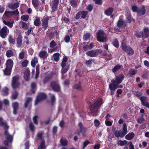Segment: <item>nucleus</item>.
<instances>
[{
    "label": "nucleus",
    "mask_w": 149,
    "mask_h": 149,
    "mask_svg": "<svg viewBox=\"0 0 149 149\" xmlns=\"http://www.w3.org/2000/svg\"><path fill=\"white\" fill-rule=\"evenodd\" d=\"M50 86L52 89L56 92L60 91L61 88L59 84L56 81H53L50 82Z\"/></svg>",
    "instance_id": "nucleus-8"
},
{
    "label": "nucleus",
    "mask_w": 149,
    "mask_h": 149,
    "mask_svg": "<svg viewBox=\"0 0 149 149\" xmlns=\"http://www.w3.org/2000/svg\"><path fill=\"white\" fill-rule=\"evenodd\" d=\"M51 17L47 16L46 17H44L42 19V28L45 30H46L48 27V21Z\"/></svg>",
    "instance_id": "nucleus-9"
},
{
    "label": "nucleus",
    "mask_w": 149,
    "mask_h": 149,
    "mask_svg": "<svg viewBox=\"0 0 149 149\" xmlns=\"http://www.w3.org/2000/svg\"><path fill=\"white\" fill-rule=\"evenodd\" d=\"M140 100L141 101V104L144 106L147 102V97L143 96L139 98Z\"/></svg>",
    "instance_id": "nucleus-33"
},
{
    "label": "nucleus",
    "mask_w": 149,
    "mask_h": 149,
    "mask_svg": "<svg viewBox=\"0 0 149 149\" xmlns=\"http://www.w3.org/2000/svg\"><path fill=\"white\" fill-rule=\"evenodd\" d=\"M70 4L71 6L74 7H76L77 6V4L75 0H71Z\"/></svg>",
    "instance_id": "nucleus-64"
},
{
    "label": "nucleus",
    "mask_w": 149,
    "mask_h": 149,
    "mask_svg": "<svg viewBox=\"0 0 149 149\" xmlns=\"http://www.w3.org/2000/svg\"><path fill=\"white\" fill-rule=\"evenodd\" d=\"M7 27L6 26H4L0 30V36L2 38H5L6 37L7 35Z\"/></svg>",
    "instance_id": "nucleus-14"
},
{
    "label": "nucleus",
    "mask_w": 149,
    "mask_h": 149,
    "mask_svg": "<svg viewBox=\"0 0 149 149\" xmlns=\"http://www.w3.org/2000/svg\"><path fill=\"white\" fill-rule=\"evenodd\" d=\"M96 38L97 40L100 42H106L108 40V38L104 36V35Z\"/></svg>",
    "instance_id": "nucleus-25"
},
{
    "label": "nucleus",
    "mask_w": 149,
    "mask_h": 149,
    "mask_svg": "<svg viewBox=\"0 0 149 149\" xmlns=\"http://www.w3.org/2000/svg\"><path fill=\"white\" fill-rule=\"evenodd\" d=\"M29 18V16L28 15H24L21 17V19L22 20L25 22L27 21Z\"/></svg>",
    "instance_id": "nucleus-49"
},
{
    "label": "nucleus",
    "mask_w": 149,
    "mask_h": 149,
    "mask_svg": "<svg viewBox=\"0 0 149 149\" xmlns=\"http://www.w3.org/2000/svg\"><path fill=\"white\" fill-rule=\"evenodd\" d=\"M6 55L8 57H10L13 55V53L12 50H8L6 52Z\"/></svg>",
    "instance_id": "nucleus-48"
},
{
    "label": "nucleus",
    "mask_w": 149,
    "mask_h": 149,
    "mask_svg": "<svg viewBox=\"0 0 149 149\" xmlns=\"http://www.w3.org/2000/svg\"><path fill=\"white\" fill-rule=\"evenodd\" d=\"M118 85L116 83H112L109 84V88L110 91V95H113L116 91V90L118 88Z\"/></svg>",
    "instance_id": "nucleus-10"
},
{
    "label": "nucleus",
    "mask_w": 149,
    "mask_h": 149,
    "mask_svg": "<svg viewBox=\"0 0 149 149\" xmlns=\"http://www.w3.org/2000/svg\"><path fill=\"white\" fill-rule=\"evenodd\" d=\"M94 61V60L93 59H90L86 61L85 62V64L88 67H91L92 62Z\"/></svg>",
    "instance_id": "nucleus-43"
},
{
    "label": "nucleus",
    "mask_w": 149,
    "mask_h": 149,
    "mask_svg": "<svg viewBox=\"0 0 149 149\" xmlns=\"http://www.w3.org/2000/svg\"><path fill=\"white\" fill-rule=\"evenodd\" d=\"M60 54L59 53H56L53 54L54 60L56 62H58L59 60Z\"/></svg>",
    "instance_id": "nucleus-47"
},
{
    "label": "nucleus",
    "mask_w": 149,
    "mask_h": 149,
    "mask_svg": "<svg viewBox=\"0 0 149 149\" xmlns=\"http://www.w3.org/2000/svg\"><path fill=\"white\" fill-rule=\"evenodd\" d=\"M70 68L69 65H67L65 68H62L61 70V72L63 74H64L66 73L69 70Z\"/></svg>",
    "instance_id": "nucleus-51"
},
{
    "label": "nucleus",
    "mask_w": 149,
    "mask_h": 149,
    "mask_svg": "<svg viewBox=\"0 0 149 149\" xmlns=\"http://www.w3.org/2000/svg\"><path fill=\"white\" fill-rule=\"evenodd\" d=\"M134 94L139 99V98L141 97V96L142 95V93L139 92L138 91H135L134 92Z\"/></svg>",
    "instance_id": "nucleus-57"
},
{
    "label": "nucleus",
    "mask_w": 149,
    "mask_h": 149,
    "mask_svg": "<svg viewBox=\"0 0 149 149\" xmlns=\"http://www.w3.org/2000/svg\"><path fill=\"white\" fill-rule=\"evenodd\" d=\"M48 56V53L46 51L41 50L39 52V56L41 58L43 59L46 58Z\"/></svg>",
    "instance_id": "nucleus-18"
},
{
    "label": "nucleus",
    "mask_w": 149,
    "mask_h": 149,
    "mask_svg": "<svg viewBox=\"0 0 149 149\" xmlns=\"http://www.w3.org/2000/svg\"><path fill=\"white\" fill-rule=\"evenodd\" d=\"M0 126L3 127L4 129L5 130H8L9 128L6 123L4 122L3 120L1 117H0Z\"/></svg>",
    "instance_id": "nucleus-20"
},
{
    "label": "nucleus",
    "mask_w": 149,
    "mask_h": 149,
    "mask_svg": "<svg viewBox=\"0 0 149 149\" xmlns=\"http://www.w3.org/2000/svg\"><path fill=\"white\" fill-rule=\"evenodd\" d=\"M127 23L122 19H119L117 23V26L118 27L125 29L127 27Z\"/></svg>",
    "instance_id": "nucleus-11"
},
{
    "label": "nucleus",
    "mask_w": 149,
    "mask_h": 149,
    "mask_svg": "<svg viewBox=\"0 0 149 149\" xmlns=\"http://www.w3.org/2000/svg\"><path fill=\"white\" fill-rule=\"evenodd\" d=\"M146 10L145 7L143 5L141 9L139 8L137 13L139 15H144L145 14Z\"/></svg>",
    "instance_id": "nucleus-24"
},
{
    "label": "nucleus",
    "mask_w": 149,
    "mask_h": 149,
    "mask_svg": "<svg viewBox=\"0 0 149 149\" xmlns=\"http://www.w3.org/2000/svg\"><path fill=\"white\" fill-rule=\"evenodd\" d=\"M20 23L22 25V28L24 30H27L28 28V26L27 23L24 21H21Z\"/></svg>",
    "instance_id": "nucleus-39"
},
{
    "label": "nucleus",
    "mask_w": 149,
    "mask_h": 149,
    "mask_svg": "<svg viewBox=\"0 0 149 149\" xmlns=\"http://www.w3.org/2000/svg\"><path fill=\"white\" fill-rule=\"evenodd\" d=\"M59 0H53L52 1V11L54 12L57 10Z\"/></svg>",
    "instance_id": "nucleus-12"
},
{
    "label": "nucleus",
    "mask_w": 149,
    "mask_h": 149,
    "mask_svg": "<svg viewBox=\"0 0 149 149\" xmlns=\"http://www.w3.org/2000/svg\"><path fill=\"white\" fill-rule=\"evenodd\" d=\"M81 18L82 19H85L86 17L88 12L86 11H81Z\"/></svg>",
    "instance_id": "nucleus-52"
},
{
    "label": "nucleus",
    "mask_w": 149,
    "mask_h": 149,
    "mask_svg": "<svg viewBox=\"0 0 149 149\" xmlns=\"http://www.w3.org/2000/svg\"><path fill=\"white\" fill-rule=\"evenodd\" d=\"M113 11V8L112 7H109L105 11V13L107 16H109L112 15Z\"/></svg>",
    "instance_id": "nucleus-28"
},
{
    "label": "nucleus",
    "mask_w": 149,
    "mask_h": 149,
    "mask_svg": "<svg viewBox=\"0 0 149 149\" xmlns=\"http://www.w3.org/2000/svg\"><path fill=\"white\" fill-rule=\"evenodd\" d=\"M126 22L127 23H127H131L132 22V20L134 22H135V19L133 18L130 13H128L126 15Z\"/></svg>",
    "instance_id": "nucleus-21"
},
{
    "label": "nucleus",
    "mask_w": 149,
    "mask_h": 149,
    "mask_svg": "<svg viewBox=\"0 0 149 149\" xmlns=\"http://www.w3.org/2000/svg\"><path fill=\"white\" fill-rule=\"evenodd\" d=\"M143 37L148 38L149 37V29L148 28H145L143 31Z\"/></svg>",
    "instance_id": "nucleus-26"
},
{
    "label": "nucleus",
    "mask_w": 149,
    "mask_h": 149,
    "mask_svg": "<svg viewBox=\"0 0 149 149\" xmlns=\"http://www.w3.org/2000/svg\"><path fill=\"white\" fill-rule=\"evenodd\" d=\"M19 77L18 76H14L12 78V86L13 89H15L20 86V83L19 81Z\"/></svg>",
    "instance_id": "nucleus-6"
},
{
    "label": "nucleus",
    "mask_w": 149,
    "mask_h": 149,
    "mask_svg": "<svg viewBox=\"0 0 149 149\" xmlns=\"http://www.w3.org/2000/svg\"><path fill=\"white\" fill-rule=\"evenodd\" d=\"M90 143V141L88 140L84 141L83 144L82 148L84 149Z\"/></svg>",
    "instance_id": "nucleus-56"
},
{
    "label": "nucleus",
    "mask_w": 149,
    "mask_h": 149,
    "mask_svg": "<svg viewBox=\"0 0 149 149\" xmlns=\"http://www.w3.org/2000/svg\"><path fill=\"white\" fill-rule=\"evenodd\" d=\"M19 5V2H16L14 4L11 3L8 5V7L12 10H15L18 8Z\"/></svg>",
    "instance_id": "nucleus-27"
},
{
    "label": "nucleus",
    "mask_w": 149,
    "mask_h": 149,
    "mask_svg": "<svg viewBox=\"0 0 149 149\" xmlns=\"http://www.w3.org/2000/svg\"><path fill=\"white\" fill-rule=\"evenodd\" d=\"M12 69L6 67L4 71V73L5 75L9 76L10 75Z\"/></svg>",
    "instance_id": "nucleus-34"
},
{
    "label": "nucleus",
    "mask_w": 149,
    "mask_h": 149,
    "mask_svg": "<svg viewBox=\"0 0 149 149\" xmlns=\"http://www.w3.org/2000/svg\"><path fill=\"white\" fill-rule=\"evenodd\" d=\"M38 61L37 57L36 56L34 57L32 59L31 61V65L33 68L35 67L36 64L38 63Z\"/></svg>",
    "instance_id": "nucleus-30"
},
{
    "label": "nucleus",
    "mask_w": 149,
    "mask_h": 149,
    "mask_svg": "<svg viewBox=\"0 0 149 149\" xmlns=\"http://www.w3.org/2000/svg\"><path fill=\"white\" fill-rule=\"evenodd\" d=\"M47 95L46 94L43 93H39L36 97L35 100V105H36L40 102L47 98Z\"/></svg>",
    "instance_id": "nucleus-5"
},
{
    "label": "nucleus",
    "mask_w": 149,
    "mask_h": 149,
    "mask_svg": "<svg viewBox=\"0 0 149 149\" xmlns=\"http://www.w3.org/2000/svg\"><path fill=\"white\" fill-rule=\"evenodd\" d=\"M32 101V98L29 97L26 98L24 104V108L26 109L29 106L31 107V102Z\"/></svg>",
    "instance_id": "nucleus-13"
},
{
    "label": "nucleus",
    "mask_w": 149,
    "mask_h": 149,
    "mask_svg": "<svg viewBox=\"0 0 149 149\" xmlns=\"http://www.w3.org/2000/svg\"><path fill=\"white\" fill-rule=\"evenodd\" d=\"M34 24L37 26H40L41 24L40 18L39 17H36V19L33 22Z\"/></svg>",
    "instance_id": "nucleus-31"
},
{
    "label": "nucleus",
    "mask_w": 149,
    "mask_h": 149,
    "mask_svg": "<svg viewBox=\"0 0 149 149\" xmlns=\"http://www.w3.org/2000/svg\"><path fill=\"white\" fill-rule=\"evenodd\" d=\"M145 120V118H143V116L137 120V123L139 124H141Z\"/></svg>",
    "instance_id": "nucleus-60"
},
{
    "label": "nucleus",
    "mask_w": 149,
    "mask_h": 149,
    "mask_svg": "<svg viewBox=\"0 0 149 149\" xmlns=\"http://www.w3.org/2000/svg\"><path fill=\"white\" fill-rule=\"evenodd\" d=\"M122 49L126 52L129 56L133 55L134 52V50L130 46H127L124 42H122L121 45Z\"/></svg>",
    "instance_id": "nucleus-3"
},
{
    "label": "nucleus",
    "mask_w": 149,
    "mask_h": 149,
    "mask_svg": "<svg viewBox=\"0 0 149 149\" xmlns=\"http://www.w3.org/2000/svg\"><path fill=\"white\" fill-rule=\"evenodd\" d=\"M8 130H5L4 132V135L6 136V139L9 142H11L13 140V137L9 134L8 131Z\"/></svg>",
    "instance_id": "nucleus-17"
},
{
    "label": "nucleus",
    "mask_w": 149,
    "mask_h": 149,
    "mask_svg": "<svg viewBox=\"0 0 149 149\" xmlns=\"http://www.w3.org/2000/svg\"><path fill=\"white\" fill-rule=\"evenodd\" d=\"M134 134L133 132L127 134L125 136L126 139L128 140H130L132 139L134 136Z\"/></svg>",
    "instance_id": "nucleus-32"
},
{
    "label": "nucleus",
    "mask_w": 149,
    "mask_h": 149,
    "mask_svg": "<svg viewBox=\"0 0 149 149\" xmlns=\"http://www.w3.org/2000/svg\"><path fill=\"white\" fill-rule=\"evenodd\" d=\"M52 74H50L46 76L43 79V83L44 84L46 83L52 78Z\"/></svg>",
    "instance_id": "nucleus-35"
},
{
    "label": "nucleus",
    "mask_w": 149,
    "mask_h": 149,
    "mask_svg": "<svg viewBox=\"0 0 149 149\" xmlns=\"http://www.w3.org/2000/svg\"><path fill=\"white\" fill-rule=\"evenodd\" d=\"M81 13V11H79L77 13L75 17V19H78L80 18L81 16V14H82Z\"/></svg>",
    "instance_id": "nucleus-61"
},
{
    "label": "nucleus",
    "mask_w": 149,
    "mask_h": 149,
    "mask_svg": "<svg viewBox=\"0 0 149 149\" xmlns=\"http://www.w3.org/2000/svg\"><path fill=\"white\" fill-rule=\"evenodd\" d=\"M127 133V125L126 123H123V126L122 132L118 130H116L114 132V134L115 136L117 138L119 137H123Z\"/></svg>",
    "instance_id": "nucleus-2"
},
{
    "label": "nucleus",
    "mask_w": 149,
    "mask_h": 149,
    "mask_svg": "<svg viewBox=\"0 0 149 149\" xmlns=\"http://www.w3.org/2000/svg\"><path fill=\"white\" fill-rule=\"evenodd\" d=\"M78 125L80 129V132L84 136L86 130V129L84 126L81 122H79Z\"/></svg>",
    "instance_id": "nucleus-19"
},
{
    "label": "nucleus",
    "mask_w": 149,
    "mask_h": 149,
    "mask_svg": "<svg viewBox=\"0 0 149 149\" xmlns=\"http://www.w3.org/2000/svg\"><path fill=\"white\" fill-rule=\"evenodd\" d=\"M34 28L30 26L29 27V29L26 31L25 32V33L27 36H29L31 33L33 31Z\"/></svg>",
    "instance_id": "nucleus-45"
},
{
    "label": "nucleus",
    "mask_w": 149,
    "mask_h": 149,
    "mask_svg": "<svg viewBox=\"0 0 149 149\" xmlns=\"http://www.w3.org/2000/svg\"><path fill=\"white\" fill-rule=\"evenodd\" d=\"M8 41L11 45H13L15 42V39L13 38L11 36H9Z\"/></svg>",
    "instance_id": "nucleus-58"
},
{
    "label": "nucleus",
    "mask_w": 149,
    "mask_h": 149,
    "mask_svg": "<svg viewBox=\"0 0 149 149\" xmlns=\"http://www.w3.org/2000/svg\"><path fill=\"white\" fill-rule=\"evenodd\" d=\"M73 88L74 89L79 90L82 91V89L81 86L80 82H79L78 84H75Z\"/></svg>",
    "instance_id": "nucleus-46"
},
{
    "label": "nucleus",
    "mask_w": 149,
    "mask_h": 149,
    "mask_svg": "<svg viewBox=\"0 0 149 149\" xmlns=\"http://www.w3.org/2000/svg\"><path fill=\"white\" fill-rule=\"evenodd\" d=\"M91 34L89 33H86L83 36V39L84 40L87 41L91 37Z\"/></svg>",
    "instance_id": "nucleus-41"
},
{
    "label": "nucleus",
    "mask_w": 149,
    "mask_h": 149,
    "mask_svg": "<svg viewBox=\"0 0 149 149\" xmlns=\"http://www.w3.org/2000/svg\"><path fill=\"white\" fill-rule=\"evenodd\" d=\"M24 78L26 81H28L29 80V76L30 72L28 69L26 70L24 72Z\"/></svg>",
    "instance_id": "nucleus-22"
},
{
    "label": "nucleus",
    "mask_w": 149,
    "mask_h": 149,
    "mask_svg": "<svg viewBox=\"0 0 149 149\" xmlns=\"http://www.w3.org/2000/svg\"><path fill=\"white\" fill-rule=\"evenodd\" d=\"M3 22L4 24L7 25L8 26L10 27V28H12L13 26V24L14 23V22L13 21L10 22L9 21L7 22L5 20H3Z\"/></svg>",
    "instance_id": "nucleus-42"
},
{
    "label": "nucleus",
    "mask_w": 149,
    "mask_h": 149,
    "mask_svg": "<svg viewBox=\"0 0 149 149\" xmlns=\"http://www.w3.org/2000/svg\"><path fill=\"white\" fill-rule=\"evenodd\" d=\"M139 8L136 5H133L132 6V10L133 12L138 13Z\"/></svg>",
    "instance_id": "nucleus-59"
},
{
    "label": "nucleus",
    "mask_w": 149,
    "mask_h": 149,
    "mask_svg": "<svg viewBox=\"0 0 149 149\" xmlns=\"http://www.w3.org/2000/svg\"><path fill=\"white\" fill-rule=\"evenodd\" d=\"M12 107L13 109V114L15 115L17 114L18 110L19 109V103L17 102L13 103L12 104Z\"/></svg>",
    "instance_id": "nucleus-15"
},
{
    "label": "nucleus",
    "mask_w": 149,
    "mask_h": 149,
    "mask_svg": "<svg viewBox=\"0 0 149 149\" xmlns=\"http://www.w3.org/2000/svg\"><path fill=\"white\" fill-rule=\"evenodd\" d=\"M103 103L102 99L100 98L90 105L89 109L93 116H96L97 115L100 108Z\"/></svg>",
    "instance_id": "nucleus-1"
},
{
    "label": "nucleus",
    "mask_w": 149,
    "mask_h": 149,
    "mask_svg": "<svg viewBox=\"0 0 149 149\" xmlns=\"http://www.w3.org/2000/svg\"><path fill=\"white\" fill-rule=\"evenodd\" d=\"M102 52L103 51L101 49H96L95 50H92L87 52L86 54L88 56L93 57L96 56L98 54H101Z\"/></svg>",
    "instance_id": "nucleus-4"
},
{
    "label": "nucleus",
    "mask_w": 149,
    "mask_h": 149,
    "mask_svg": "<svg viewBox=\"0 0 149 149\" xmlns=\"http://www.w3.org/2000/svg\"><path fill=\"white\" fill-rule=\"evenodd\" d=\"M136 36L138 38H141L143 37V31H141L140 32H137L136 33Z\"/></svg>",
    "instance_id": "nucleus-54"
},
{
    "label": "nucleus",
    "mask_w": 149,
    "mask_h": 149,
    "mask_svg": "<svg viewBox=\"0 0 149 149\" xmlns=\"http://www.w3.org/2000/svg\"><path fill=\"white\" fill-rule=\"evenodd\" d=\"M113 44V46L116 48H118L119 47V42L118 40L116 39H115Z\"/></svg>",
    "instance_id": "nucleus-53"
},
{
    "label": "nucleus",
    "mask_w": 149,
    "mask_h": 149,
    "mask_svg": "<svg viewBox=\"0 0 149 149\" xmlns=\"http://www.w3.org/2000/svg\"><path fill=\"white\" fill-rule=\"evenodd\" d=\"M32 4L35 8L38 7L39 5L38 0H32Z\"/></svg>",
    "instance_id": "nucleus-44"
},
{
    "label": "nucleus",
    "mask_w": 149,
    "mask_h": 149,
    "mask_svg": "<svg viewBox=\"0 0 149 149\" xmlns=\"http://www.w3.org/2000/svg\"><path fill=\"white\" fill-rule=\"evenodd\" d=\"M46 147L45 141L42 140L40 144V146L38 147V149H45Z\"/></svg>",
    "instance_id": "nucleus-38"
},
{
    "label": "nucleus",
    "mask_w": 149,
    "mask_h": 149,
    "mask_svg": "<svg viewBox=\"0 0 149 149\" xmlns=\"http://www.w3.org/2000/svg\"><path fill=\"white\" fill-rule=\"evenodd\" d=\"M136 73V70L134 69H131L129 71V75L130 76H132V75H134Z\"/></svg>",
    "instance_id": "nucleus-62"
},
{
    "label": "nucleus",
    "mask_w": 149,
    "mask_h": 149,
    "mask_svg": "<svg viewBox=\"0 0 149 149\" xmlns=\"http://www.w3.org/2000/svg\"><path fill=\"white\" fill-rule=\"evenodd\" d=\"M104 34L105 33L103 30L101 29L99 30L96 33V38L102 36L104 35Z\"/></svg>",
    "instance_id": "nucleus-40"
},
{
    "label": "nucleus",
    "mask_w": 149,
    "mask_h": 149,
    "mask_svg": "<svg viewBox=\"0 0 149 149\" xmlns=\"http://www.w3.org/2000/svg\"><path fill=\"white\" fill-rule=\"evenodd\" d=\"M13 61L11 59H9L7 60L6 63V67L12 69L13 65Z\"/></svg>",
    "instance_id": "nucleus-23"
},
{
    "label": "nucleus",
    "mask_w": 149,
    "mask_h": 149,
    "mask_svg": "<svg viewBox=\"0 0 149 149\" xmlns=\"http://www.w3.org/2000/svg\"><path fill=\"white\" fill-rule=\"evenodd\" d=\"M19 34L18 35L17 40V47H21L22 41V37L21 35L20 32L19 31Z\"/></svg>",
    "instance_id": "nucleus-16"
},
{
    "label": "nucleus",
    "mask_w": 149,
    "mask_h": 149,
    "mask_svg": "<svg viewBox=\"0 0 149 149\" xmlns=\"http://www.w3.org/2000/svg\"><path fill=\"white\" fill-rule=\"evenodd\" d=\"M60 142L62 146H66L68 144V141L67 139L65 138L64 139L63 137H62L61 138L60 140Z\"/></svg>",
    "instance_id": "nucleus-36"
},
{
    "label": "nucleus",
    "mask_w": 149,
    "mask_h": 149,
    "mask_svg": "<svg viewBox=\"0 0 149 149\" xmlns=\"http://www.w3.org/2000/svg\"><path fill=\"white\" fill-rule=\"evenodd\" d=\"M9 89L7 87H5L2 90L1 92L3 96H7L8 95Z\"/></svg>",
    "instance_id": "nucleus-29"
},
{
    "label": "nucleus",
    "mask_w": 149,
    "mask_h": 149,
    "mask_svg": "<svg viewBox=\"0 0 149 149\" xmlns=\"http://www.w3.org/2000/svg\"><path fill=\"white\" fill-rule=\"evenodd\" d=\"M18 95V93L17 92H15L13 93L12 96V99L14 100L16 99Z\"/></svg>",
    "instance_id": "nucleus-63"
},
{
    "label": "nucleus",
    "mask_w": 149,
    "mask_h": 149,
    "mask_svg": "<svg viewBox=\"0 0 149 149\" xmlns=\"http://www.w3.org/2000/svg\"><path fill=\"white\" fill-rule=\"evenodd\" d=\"M127 140L124 141L119 140L118 143V144L121 146H123L127 144Z\"/></svg>",
    "instance_id": "nucleus-50"
},
{
    "label": "nucleus",
    "mask_w": 149,
    "mask_h": 149,
    "mask_svg": "<svg viewBox=\"0 0 149 149\" xmlns=\"http://www.w3.org/2000/svg\"><path fill=\"white\" fill-rule=\"evenodd\" d=\"M123 67V65H116L112 69V72L113 73L119 70L121 67Z\"/></svg>",
    "instance_id": "nucleus-37"
},
{
    "label": "nucleus",
    "mask_w": 149,
    "mask_h": 149,
    "mask_svg": "<svg viewBox=\"0 0 149 149\" xmlns=\"http://www.w3.org/2000/svg\"><path fill=\"white\" fill-rule=\"evenodd\" d=\"M125 76L122 73H120L119 75L116 76L115 79H112V83H116L117 84H119L123 80Z\"/></svg>",
    "instance_id": "nucleus-7"
},
{
    "label": "nucleus",
    "mask_w": 149,
    "mask_h": 149,
    "mask_svg": "<svg viewBox=\"0 0 149 149\" xmlns=\"http://www.w3.org/2000/svg\"><path fill=\"white\" fill-rule=\"evenodd\" d=\"M29 127L30 130L32 132H33L35 131V128L33 124L31 122L29 123Z\"/></svg>",
    "instance_id": "nucleus-55"
}]
</instances>
